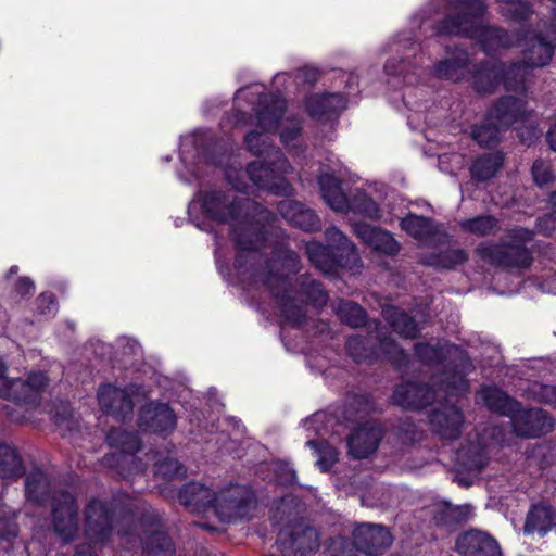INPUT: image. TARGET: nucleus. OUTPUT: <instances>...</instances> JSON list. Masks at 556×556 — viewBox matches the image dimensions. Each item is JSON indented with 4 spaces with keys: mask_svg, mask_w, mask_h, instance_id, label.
<instances>
[{
    "mask_svg": "<svg viewBox=\"0 0 556 556\" xmlns=\"http://www.w3.org/2000/svg\"><path fill=\"white\" fill-rule=\"evenodd\" d=\"M202 207L213 219L230 223L232 236L239 249L236 264L244 275L250 267L260 263L261 255L255 251L264 237L260 222L270 223L275 217L257 203L239 198L232 191L212 190L200 194Z\"/></svg>",
    "mask_w": 556,
    "mask_h": 556,
    "instance_id": "f257e3e1",
    "label": "nucleus"
},
{
    "mask_svg": "<svg viewBox=\"0 0 556 556\" xmlns=\"http://www.w3.org/2000/svg\"><path fill=\"white\" fill-rule=\"evenodd\" d=\"M299 256L281 247L274 252V257L264 266L256 263L250 268L253 283L263 285L269 289L277 298L282 316L292 325H300L305 319L304 298L318 306L327 302L326 292L311 277L302 276L296 280L295 286L288 285L287 277L299 271Z\"/></svg>",
    "mask_w": 556,
    "mask_h": 556,
    "instance_id": "f03ea898",
    "label": "nucleus"
},
{
    "mask_svg": "<svg viewBox=\"0 0 556 556\" xmlns=\"http://www.w3.org/2000/svg\"><path fill=\"white\" fill-rule=\"evenodd\" d=\"M525 49L523 61L511 64L507 70L503 65L484 67L475 77V86L479 92H492L501 79L506 89L523 91L525 81L531 68L546 65L556 46V26H549L545 33L522 39Z\"/></svg>",
    "mask_w": 556,
    "mask_h": 556,
    "instance_id": "7ed1b4c3",
    "label": "nucleus"
},
{
    "mask_svg": "<svg viewBox=\"0 0 556 556\" xmlns=\"http://www.w3.org/2000/svg\"><path fill=\"white\" fill-rule=\"evenodd\" d=\"M244 141L250 152L260 156L264 155V159L248 165L247 173L251 181L260 189L267 190L273 194H290L292 187L285 175L292 173L293 167L281 151L273 147L265 134L257 131L249 132Z\"/></svg>",
    "mask_w": 556,
    "mask_h": 556,
    "instance_id": "20e7f679",
    "label": "nucleus"
},
{
    "mask_svg": "<svg viewBox=\"0 0 556 556\" xmlns=\"http://www.w3.org/2000/svg\"><path fill=\"white\" fill-rule=\"evenodd\" d=\"M457 16H448L438 26L440 35H464L480 40L485 51L510 46V36L503 29L482 26L478 18L485 12L481 0H457Z\"/></svg>",
    "mask_w": 556,
    "mask_h": 556,
    "instance_id": "39448f33",
    "label": "nucleus"
},
{
    "mask_svg": "<svg viewBox=\"0 0 556 556\" xmlns=\"http://www.w3.org/2000/svg\"><path fill=\"white\" fill-rule=\"evenodd\" d=\"M418 358L429 365L443 364L444 378L437 381L440 389L450 396L457 395L467 389L464 379L469 366L468 357L463 350L454 344L438 341L435 344L418 343L415 346Z\"/></svg>",
    "mask_w": 556,
    "mask_h": 556,
    "instance_id": "423d86ee",
    "label": "nucleus"
},
{
    "mask_svg": "<svg viewBox=\"0 0 556 556\" xmlns=\"http://www.w3.org/2000/svg\"><path fill=\"white\" fill-rule=\"evenodd\" d=\"M526 113L523 100L514 97L502 98L490 111L486 122L472 128L471 137L480 147L496 144L501 131L522 119Z\"/></svg>",
    "mask_w": 556,
    "mask_h": 556,
    "instance_id": "0eeeda50",
    "label": "nucleus"
},
{
    "mask_svg": "<svg viewBox=\"0 0 556 556\" xmlns=\"http://www.w3.org/2000/svg\"><path fill=\"white\" fill-rule=\"evenodd\" d=\"M318 184L323 199L333 211L354 212L370 219L381 218L378 205L364 191L356 190L349 200L341 189L340 180L333 174L328 172L320 174Z\"/></svg>",
    "mask_w": 556,
    "mask_h": 556,
    "instance_id": "6e6552de",
    "label": "nucleus"
},
{
    "mask_svg": "<svg viewBox=\"0 0 556 556\" xmlns=\"http://www.w3.org/2000/svg\"><path fill=\"white\" fill-rule=\"evenodd\" d=\"M255 506L253 492L240 484H231L217 491L214 514L220 521L232 522L248 518Z\"/></svg>",
    "mask_w": 556,
    "mask_h": 556,
    "instance_id": "1a4fd4ad",
    "label": "nucleus"
},
{
    "mask_svg": "<svg viewBox=\"0 0 556 556\" xmlns=\"http://www.w3.org/2000/svg\"><path fill=\"white\" fill-rule=\"evenodd\" d=\"M5 365L0 359V396L17 404L36 405L39 402L40 392L48 383L47 377L41 372L30 374L27 379H9L5 374Z\"/></svg>",
    "mask_w": 556,
    "mask_h": 556,
    "instance_id": "9d476101",
    "label": "nucleus"
},
{
    "mask_svg": "<svg viewBox=\"0 0 556 556\" xmlns=\"http://www.w3.org/2000/svg\"><path fill=\"white\" fill-rule=\"evenodd\" d=\"M52 521L56 534L64 541H72L78 531V507L74 496L56 492L52 498Z\"/></svg>",
    "mask_w": 556,
    "mask_h": 556,
    "instance_id": "9b49d317",
    "label": "nucleus"
},
{
    "mask_svg": "<svg viewBox=\"0 0 556 556\" xmlns=\"http://www.w3.org/2000/svg\"><path fill=\"white\" fill-rule=\"evenodd\" d=\"M514 432L519 437L535 438L551 432L553 419L542 409H520L519 405L510 416Z\"/></svg>",
    "mask_w": 556,
    "mask_h": 556,
    "instance_id": "f8f14e48",
    "label": "nucleus"
},
{
    "mask_svg": "<svg viewBox=\"0 0 556 556\" xmlns=\"http://www.w3.org/2000/svg\"><path fill=\"white\" fill-rule=\"evenodd\" d=\"M477 252L490 263L504 267H528L531 264L529 251L519 243L507 245L481 244Z\"/></svg>",
    "mask_w": 556,
    "mask_h": 556,
    "instance_id": "ddd939ff",
    "label": "nucleus"
},
{
    "mask_svg": "<svg viewBox=\"0 0 556 556\" xmlns=\"http://www.w3.org/2000/svg\"><path fill=\"white\" fill-rule=\"evenodd\" d=\"M353 539L356 548L367 555L381 554L392 544L391 533L381 525H359L353 532Z\"/></svg>",
    "mask_w": 556,
    "mask_h": 556,
    "instance_id": "4468645a",
    "label": "nucleus"
},
{
    "mask_svg": "<svg viewBox=\"0 0 556 556\" xmlns=\"http://www.w3.org/2000/svg\"><path fill=\"white\" fill-rule=\"evenodd\" d=\"M113 513L106 502L93 498L85 510L86 533L93 541H104L111 533Z\"/></svg>",
    "mask_w": 556,
    "mask_h": 556,
    "instance_id": "2eb2a0df",
    "label": "nucleus"
},
{
    "mask_svg": "<svg viewBox=\"0 0 556 556\" xmlns=\"http://www.w3.org/2000/svg\"><path fill=\"white\" fill-rule=\"evenodd\" d=\"M382 439V429L375 422H366L353 431L348 440L349 453L362 459L374 454Z\"/></svg>",
    "mask_w": 556,
    "mask_h": 556,
    "instance_id": "dca6fc26",
    "label": "nucleus"
},
{
    "mask_svg": "<svg viewBox=\"0 0 556 556\" xmlns=\"http://www.w3.org/2000/svg\"><path fill=\"white\" fill-rule=\"evenodd\" d=\"M353 229L363 243L379 253L395 255L400 251V243L387 230L365 223L354 224Z\"/></svg>",
    "mask_w": 556,
    "mask_h": 556,
    "instance_id": "f3484780",
    "label": "nucleus"
},
{
    "mask_svg": "<svg viewBox=\"0 0 556 556\" xmlns=\"http://www.w3.org/2000/svg\"><path fill=\"white\" fill-rule=\"evenodd\" d=\"M439 391H443L440 389V384L434 391L428 386L406 382L396 387L392 399L396 405L403 408L418 409L431 403Z\"/></svg>",
    "mask_w": 556,
    "mask_h": 556,
    "instance_id": "a211bd4d",
    "label": "nucleus"
},
{
    "mask_svg": "<svg viewBox=\"0 0 556 556\" xmlns=\"http://www.w3.org/2000/svg\"><path fill=\"white\" fill-rule=\"evenodd\" d=\"M456 547L464 556H502L497 542L480 531H469L460 535Z\"/></svg>",
    "mask_w": 556,
    "mask_h": 556,
    "instance_id": "6ab92c4d",
    "label": "nucleus"
},
{
    "mask_svg": "<svg viewBox=\"0 0 556 556\" xmlns=\"http://www.w3.org/2000/svg\"><path fill=\"white\" fill-rule=\"evenodd\" d=\"M139 426L153 432L172 431L176 426V416L167 404L150 403L140 413Z\"/></svg>",
    "mask_w": 556,
    "mask_h": 556,
    "instance_id": "aec40b11",
    "label": "nucleus"
},
{
    "mask_svg": "<svg viewBox=\"0 0 556 556\" xmlns=\"http://www.w3.org/2000/svg\"><path fill=\"white\" fill-rule=\"evenodd\" d=\"M217 491L202 483L191 482L179 492L178 498L181 505L192 513L214 511Z\"/></svg>",
    "mask_w": 556,
    "mask_h": 556,
    "instance_id": "412c9836",
    "label": "nucleus"
},
{
    "mask_svg": "<svg viewBox=\"0 0 556 556\" xmlns=\"http://www.w3.org/2000/svg\"><path fill=\"white\" fill-rule=\"evenodd\" d=\"M99 404L106 414L124 420L132 412V401L125 389L103 386L98 392Z\"/></svg>",
    "mask_w": 556,
    "mask_h": 556,
    "instance_id": "4be33fe9",
    "label": "nucleus"
},
{
    "mask_svg": "<svg viewBox=\"0 0 556 556\" xmlns=\"http://www.w3.org/2000/svg\"><path fill=\"white\" fill-rule=\"evenodd\" d=\"M278 211L288 223L304 231H313L320 228L318 216L298 201L282 200L278 204Z\"/></svg>",
    "mask_w": 556,
    "mask_h": 556,
    "instance_id": "5701e85b",
    "label": "nucleus"
},
{
    "mask_svg": "<svg viewBox=\"0 0 556 556\" xmlns=\"http://www.w3.org/2000/svg\"><path fill=\"white\" fill-rule=\"evenodd\" d=\"M430 424L442 439L454 440L459 435L463 415L455 405H444L433 412Z\"/></svg>",
    "mask_w": 556,
    "mask_h": 556,
    "instance_id": "b1692460",
    "label": "nucleus"
},
{
    "mask_svg": "<svg viewBox=\"0 0 556 556\" xmlns=\"http://www.w3.org/2000/svg\"><path fill=\"white\" fill-rule=\"evenodd\" d=\"M326 239L330 247L336 250L338 262L352 270H358L362 261L356 252L355 245L337 227H328L325 231Z\"/></svg>",
    "mask_w": 556,
    "mask_h": 556,
    "instance_id": "393cba45",
    "label": "nucleus"
},
{
    "mask_svg": "<svg viewBox=\"0 0 556 556\" xmlns=\"http://www.w3.org/2000/svg\"><path fill=\"white\" fill-rule=\"evenodd\" d=\"M554 511L546 503L532 505L527 514L523 533L531 535L538 533L544 535L554 526Z\"/></svg>",
    "mask_w": 556,
    "mask_h": 556,
    "instance_id": "a878e982",
    "label": "nucleus"
},
{
    "mask_svg": "<svg viewBox=\"0 0 556 556\" xmlns=\"http://www.w3.org/2000/svg\"><path fill=\"white\" fill-rule=\"evenodd\" d=\"M261 104L262 108L257 111L258 126L265 132L276 130L280 124L281 113L285 111V100L278 96H265Z\"/></svg>",
    "mask_w": 556,
    "mask_h": 556,
    "instance_id": "bb28decb",
    "label": "nucleus"
},
{
    "mask_svg": "<svg viewBox=\"0 0 556 556\" xmlns=\"http://www.w3.org/2000/svg\"><path fill=\"white\" fill-rule=\"evenodd\" d=\"M346 101L342 94H314L307 99L306 106L311 116L323 117L345 109Z\"/></svg>",
    "mask_w": 556,
    "mask_h": 556,
    "instance_id": "cd10ccee",
    "label": "nucleus"
},
{
    "mask_svg": "<svg viewBox=\"0 0 556 556\" xmlns=\"http://www.w3.org/2000/svg\"><path fill=\"white\" fill-rule=\"evenodd\" d=\"M480 397L491 410L509 417L518 406L516 401L494 387L483 388L480 391Z\"/></svg>",
    "mask_w": 556,
    "mask_h": 556,
    "instance_id": "c85d7f7f",
    "label": "nucleus"
},
{
    "mask_svg": "<svg viewBox=\"0 0 556 556\" xmlns=\"http://www.w3.org/2000/svg\"><path fill=\"white\" fill-rule=\"evenodd\" d=\"M456 460L459 466V470L477 475L485 467L488 457L482 447L478 445H469L458 450Z\"/></svg>",
    "mask_w": 556,
    "mask_h": 556,
    "instance_id": "c756f323",
    "label": "nucleus"
},
{
    "mask_svg": "<svg viewBox=\"0 0 556 556\" xmlns=\"http://www.w3.org/2000/svg\"><path fill=\"white\" fill-rule=\"evenodd\" d=\"M382 316L394 331L405 338H414L418 333V327L414 319L397 307H384Z\"/></svg>",
    "mask_w": 556,
    "mask_h": 556,
    "instance_id": "7c9ffc66",
    "label": "nucleus"
},
{
    "mask_svg": "<svg viewBox=\"0 0 556 556\" xmlns=\"http://www.w3.org/2000/svg\"><path fill=\"white\" fill-rule=\"evenodd\" d=\"M503 162L504 155L501 152L484 154L473 162L471 175L477 180H488L498 172Z\"/></svg>",
    "mask_w": 556,
    "mask_h": 556,
    "instance_id": "2f4dec72",
    "label": "nucleus"
},
{
    "mask_svg": "<svg viewBox=\"0 0 556 556\" xmlns=\"http://www.w3.org/2000/svg\"><path fill=\"white\" fill-rule=\"evenodd\" d=\"M24 473V467L15 448L0 442V477L17 478Z\"/></svg>",
    "mask_w": 556,
    "mask_h": 556,
    "instance_id": "473e14b6",
    "label": "nucleus"
},
{
    "mask_svg": "<svg viewBox=\"0 0 556 556\" xmlns=\"http://www.w3.org/2000/svg\"><path fill=\"white\" fill-rule=\"evenodd\" d=\"M468 64L465 52H460L455 59H447L434 66L433 74L441 79L459 80Z\"/></svg>",
    "mask_w": 556,
    "mask_h": 556,
    "instance_id": "72a5a7b5",
    "label": "nucleus"
},
{
    "mask_svg": "<svg viewBox=\"0 0 556 556\" xmlns=\"http://www.w3.org/2000/svg\"><path fill=\"white\" fill-rule=\"evenodd\" d=\"M50 489L49 478L41 471H34L26 479V496L37 504L46 502Z\"/></svg>",
    "mask_w": 556,
    "mask_h": 556,
    "instance_id": "f704fd0d",
    "label": "nucleus"
},
{
    "mask_svg": "<svg viewBox=\"0 0 556 556\" xmlns=\"http://www.w3.org/2000/svg\"><path fill=\"white\" fill-rule=\"evenodd\" d=\"M306 253L312 264L323 273H330L334 266L336 257L330 250L318 242H308Z\"/></svg>",
    "mask_w": 556,
    "mask_h": 556,
    "instance_id": "c9c22d12",
    "label": "nucleus"
},
{
    "mask_svg": "<svg viewBox=\"0 0 556 556\" xmlns=\"http://www.w3.org/2000/svg\"><path fill=\"white\" fill-rule=\"evenodd\" d=\"M401 227L416 239L427 238L433 232L431 219L415 214H409L403 218Z\"/></svg>",
    "mask_w": 556,
    "mask_h": 556,
    "instance_id": "e433bc0d",
    "label": "nucleus"
},
{
    "mask_svg": "<svg viewBox=\"0 0 556 556\" xmlns=\"http://www.w3.org/2000/svg\"><path fill=\"white\" fill-rule=\"evenodd\" d=\"M111 446L119 448L125 454H134L139 450V440L137 435L123 429H112L106 435Z\"/></svg>",
    "mask_w": 556,
    "mask_h": 556,
    "instance_id": "4c0bfd02",
    "label": "nucleus"
},
{
    "mask_svg": "<svg viewBox=\"0 0 556 556\" xmlns=\"http://www.w3.org/2000/svg\"><path fill=\"white\" fill-rule=\"evenodd\" d=\"M460 227L465 231H468L476 236L492 235L498 228L497 220L489 215L462 220Z\"/></svg>",
    "mask_w": 556,
    "mask_h": 556,
    "instance_id": "58836bf2",
    "label": "nucleus"
},
{
    "mask_svg": "<svg viewBox=\"0 0 556 556\" xmlns=\"http://www.w3.org/2000/svg\"><path fill=\"white\" fill-rule=\"evenodd\" d=\"M338 314L341 320L354 328L362 326L366 319L364 309L354 302L341 303Z\"/></svg>",
    "mask_w": 556,
    "mask_h": 556,
    "instance_id": "ea45409f",
    "label": "nucleus"
},
{
    "mask_svg": "<svg viewBox=\"0 0 556 556\" xmlns=\"http://www.w3.org/2000/svg\"><path fill=\"white\" fill-rule=\"evenodd\" d=\"M307 444L317 453V465L323 471H327L338 459L337 450L326 442L308 441Z\"/></svg>",
    "mask_w": 556,
    "mask_h": 556,
    "instance_id": "a19ab883",
    "label": "nucleus"
},
{
    "mask_svg": "<svg viewBox=\"0 0 556 556\" xmlns=\"http://www.w3.org/2000/svg\"><path fill=\"white\" fill-rule=\"evenodd\" d=\"M54 422L62 435H66L78 428V419L73 409L67 405H62L58 408L54 415Z\"/></svg>",
    "mask_w": 556,
    "mask_h": 556,
    "instance_id": "79ce46f5",
    "label": "nucleus"
},
{
    "mask_svg": "<svg viewBox=\"0 0 556 556\" xmlns=\"http://www.w3.org/2000/svg\"><path fill=\"white\" fill-rule=\"evenodd\" d=\"M170 539L162 531H152L150 536L144 541V552L147 556H152L157 552L169 553L172 551Z\"/></svg>",
    "mask_w": 556,
    "mask_h": 556,
    "instance_id": "37998d69",
    "label": "nucleus"
},
{
    "mask_svg": "<svg viewBox=\"0 0 556 556\" xmlns=\"http://www.w3.org/2000/svg\"><path fill=\"white\" fill-rule=\"evenodd\" d=\"M17 535V525L13 509L0 502V536L9 540Z\"/></svg>",
    "mask_w": 556,
    "mask_h": 556,
    "instance_id": "c03bdc74",
    "label": "nucleus"
},
{
    "mask_svg": "<svg viewBox=\"0 0 556 556\" xmlns=\"http://www.w3.org/2000/svg\"><path fill=\"white\" fill-rule=\"evenodd\" d=\"M529 391L535 400L556 406V387L534 382Z\"/></svg>",
    "mask_w": 556,
    "mask_h": 556,
    "instance_id": "a18cd8bd",
    "label": "nucleus"
},
{
    "mask_svg": "<svg viewBox=\"0 0 556 556\" xmlns=\"http://www.w3.org/2000/svg\"><path fill=\"white\" fill-rule=\"evenodd\" d=\"M377 338L380 341V352L388 356L391 362L400 363L405 359V354L397 348L392 339L382 337L380 331H378Z\"/></svg>",
    "mask_w": 556,
    "mask_h": 556,
    "instance_id": "49530a36",
    "label": "nucleus"
},
{
    "mask_svg": "<svg viewBox=\"0 0 556 556\" xmlns=\"http://www.w3.org/2000/svg\"><path fill=\"white\" fill-rule=\"evenodd\" d=\"M467 260V254L460 249H451L445 251L439 256L435 265L443 268H453L456 265L463 264Z\"/></svg>",
    "mask_w": 556,
    "mask_h": 556,
    "instance_id": "de8ad7c7",
    "label": "nucleus"
},
{
    "mask_svg": "<svg viewBox=\"0 0 556 556\" xmlns=\"http://www.w3.org/2000/svg\"><path fill=\"white\" fill-rule=\"evenodd\" d=\"M157 473L165 478L182 477L185 469L178 460L166 458L157 464Z\"/></svg>",
    "mask_w": 556,
    "mask_h": 556,
    "instance_id": "09e8293b",
    "label": "nucleus"
},
{
    "mask_svg": "<svg viewBox=\"0 0 556 556\" xmlns=\"http://www.w3.org/2000/svg\"><path fill=\"white\" fill-rule=\"evenodd\" d=\"M532 175L535 184L541 187L547 185L553 178L549 165L544 161L534 162L532 166Z\"/></svg>",
    "mask_w": 556,
    "mask_h": 556,
    "instance_id": "8fccbe9b",
    "label": "nucleus"
},
{
    "mask_svg": "<svg viewBox=\"0 0 556 556\" xmlns=\"http://www.w3.org/2000/svg\"><path fill=\"white\" fill-rule=\"evenodd\" d=\"M286 123H290V125L283 126L280 137L286 146H290L295 142L301 135V122L299 119H287Z\"/></svg>",
    "mask_w": 556,
    "mask_h": 556,
    "instance_id": "3c124183",
    "label": "nucleus"
},
{
    "mask_svg": "<svg viewBox=\"0 0 556 556\" xmlns=\"http://www.w3.org/2000/svg\"><path fill=\"white\" fill-rule=\"evenodd\" d=\"M37 308L41 315H53L56 312V303L53 294L42 293L37 299Z\"/></svg>",
    "mask_w": 556,
    "mask_h": 556,
    "instance_id": "603ef678",
    "label": "nucleus"
},
{
    "mask_svg": "<svg viewBox=\"0 0 556 556\" xmlns=\"http://www.w3.org/2000/svg\"><path fill=\"white\" fill-rule=\"evenodd\" d=\"M446 514L454 522H463L471 516L472 508L470 505L447 507Z\"/></svg>",
    "mask_w": 556,
    "mask_h": 556,
    "instance_id": "864d4df0",
    "label": "nucleus"
},
{
    "mask_svg": "<svg viewBox=\"0 0 556 556\" xmlns=\"http://www.w3.org/2000/svg\"><path fill=\"white\" fill-rule=\"evenodd\" d=\"M35 290L34 282L27 278H20L15 285V292L20 294L21 296H25L28 294H31Z\"/></svg>",
    "mask_w": 556,
    "mask_h": 556,
    "instance_id": "5fc2aeb1",
    "label": "nucleus"
},
{
    "mask_svg": "<svg viewBox=\"0 0 556 556\" xmlns=\"http://www.w3.org/2000/svg\"><path fill=\"white\" fill-rule=\"evenodd\" d=\"M406 63L403 62V61H399L397 64H395V61L392 60V61H389L384 68H386V72L389 74V75H402L405 73L406 71Z\"/></svg>",
    "mask_w": 556,
    "mask_h": 556,
    "instance_id": "6e6d98bb",
    "label": "nucleus"
},
{
    "mask_svg": "<svg viewBox=\"0 0 556 556\" xmlns=\"http://www.w3.org/2000/svg\"><path fill=\"white\" fill-rule=\"evenodd\" d=\"M513 237L519 242H526L531 240L532 233L527 229H516Z\"/></svg>",
    "mask_w": 556,
    "mask_h": 556,
    "instance_id": "4d7b16f0",
    "label": "nucleus"
},
{
    "mask_svg": "<svg viewBox=\"0 0 556 556\" xmlns=\"http://www.w3.org/2000/svg\"><path fill=\"white\" fill-rule=\"evenodd\" d=\"M547 141L549 147L556 151V124L547 132Z\"/></svg>",
    "mask_w": 556,
    "mask_h": 556,
    "instance_id": "13d9d810",
    "label": "nucleus"
},
{
    "mask_svg": "<svg viewBox=\"0 0 556 556\" xmlns=\"http://www.w3.org/2000/svg\"><path fill=\"white\" fill-rule=\"evenodd\" d=\"M358 344H359L358 339H352V340H350V341H349L348 346H349L350 352L353 354V356H354L357 361H361V358H359L357 355H355V354L353 353L354 348H355L356 345H358Z\"/></svg>",
    "mask_w": 556,
    "mask_h": 556,
    "instance_id": "bf43d9fd",
    "label": "nucleus"
},
{
    "mask_svg": "<svg viewBox=\"0 0 556 556\" xmlns=\"http://www.w3.org/2000/svg\"><path fill=\"white\" fill-rule=\"evenodd\" d=\"M129 350L135 354V355H138L141 353V348L139 344H137L136 342H131L129 343L128 345Z\"/></svg>",
    "mask_w": 556,
    "mask_h": 556,
    "instance_id": "052dcab7",
    "label": "nucleus"
},
{
    "mask_svg": "<svg viewBox=\"0 0 556 556\" xmlns=\"http://www.w3.org/2000/svg\"><path fill=\"white\" fill-rule=\"evenodd\" d=\"M75 556H94L89 548H80L76 552Z\"/></svg>",
    "mask_w": 556,
    "mask_h": 556,
    "instance_id": "680f3d73",
    "label": "nucleus"
},
{
    "mask_svg": "<svg viewBox=\"0 0 556 556\" xmlns=\"http://www.w3.org/2000/svg\"><path fill=\"white\" fill-rule=\"evenodd\" d=\"M308 73V81L313 83L316 80L317 73L313 70L307 71Z\"/></svg>",
    "mask_w": 556,
    "mask_h": 556,
    "instance_id": "e2e57ef3",
    "label": "nucleus"
},
{
    "mask_svg": "<svg viewBox=\"0 0 556 556\" xmlns=\"http://www.w3.org/2000/svg\"><path fill=\"white\" fill-rule=\"evenodd\" d=\"M549 203H551V205L556 210V192H553V193L549 195Z\"/></svg>",
    "mask_w": 556,
    "mask_h": 556,
    "instance_id": "0e129e2a",
    "label": "nucleus"
},
{
    "mask_svg": "<svg viewBox=\"0 0 556 556\" xmlns=\"http://www.w3.org/2000/svg\"><path fill=\"white\" fill-rule=\"evenodd\" d=\"M295 478V473L293 470H288V477L285 479V481L289 482L292 481Z\"/></svg>",
    "mask_w": 556,
    "mask_h": 556,
    "instance_id": "69168bd1",
    "label": "nucleus"
},
{
    "mask_svg": "<svg viewBox=\"0 0 556 556\" xmlns=\"http://www.w3.org/2000/svg\"><path fill=\"white\" fill-rule=\"evenodd\" d=\"M228 179L235 189L240 190V191L242 190V187L239 184L235 182L230 175H228Z\"/></svg>",
    "mask_w": 556,
    "mask_h": 556,
    "instance_id": "338daca9",
    "label": "nucleus"
},
{
    "mask_svg": "<svg viewBox=\"0 0 556 556\" xmlns=\"http://www.w3.org/2000/svg\"><path fill=\"white\" fill-rule=\"evenodd\" d=\"M543 222L555 224L556 219L553 215H548L543 219Z\"/></svg>",
    "mask_w": 556,
    "mask_h": 556,
    "instance_id": "774afa93",
    "label": "nucleus"
}]
</instances>
